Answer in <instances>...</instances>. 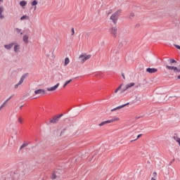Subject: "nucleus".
Here are the masks:
<instances>
[{"mask_svg":"<svg viewBox=\"0 0 180 180\" xmlns=\"http://www.w3.org/2000/svg\"><path fill=\"white\" fill-rule=\"evenodd\" d=\"M122 13V9L117 10L115 13L112 14L110 19L112 20V23L114 25H116L117 23V20L119 19V16H120V14Z\"/></svg>","mask_w":180,"mask_h":180,"instance_id":"obj_1","label":"nucleus"},{"mask_svg":"<svg viewBox=\"0 0 180 180\" xmlns=\"http://www.w3.org/2000/svg\"><path fill=\"white\" fill-rule=\"evenodd\" d=\"M91 55H86V53H82L79 56V60L80 63H82V64H84V63L85 61H86L87 60H89V58H91Z\"/></svg>","mask_w":180,"mask_h":180,"instance_id":"obj_2","label":"nucleus"},{"mask_svg":"<svg viewBox=\"0 0 180 180\" xmlns=\"http://www.w3.org/2000/svg\"><path fill=\"white\" fill-rule=\"evenodd\" d=\"M11 178L13 180H19V179H22V178L23 177L21 176L19 171H15L13 173H11Z\"/></svg>","mask_w":180,"mask_h":180,"instance_id":"obj_3","label":"nucleus"},{"mask_svg":"<svg viewBox=\"0 0 180 180\" xmlns=\"http://www.w3.org/2000/svg\"><path fill=\"white\" fill-rule=\"evenodd\" d=\"M27 75H29L28 73H25L22 75L19 82L18 84H15V86H14L15 89H18V88H19L20 85H22V84H23V81H25V79H26V77H27Z\"/></svg>","mask_w":180,"mask_h":180,"instance_id":"obj_4","label":"nucleus"},{"mask_svg":"<svg viewBox=\"0 0 180 180\" xmlns=\"http://www.w3.org/2000/svg\"><path fill=\"white\" fill-rule=\"evenodd\" d=\"M18 172H20L22 177L23 178V176H25V175H27V174H29V167H27V166H25L24 167H21L18 170Z\"/></svg>","mask_w":180,"mask_h":180,"instance_id":"obj_5","label":"nucleus"},{"mask_svg":"<svg viewBox=\"0 0 180 180\" xmlns=\"http://www.w3.org/2000/svg\"><path fill=\"white\" fill-rule=\"evenodd\" d=\"M117 120H119L118 117H116V118H114V119H111L110 120L102 122L101 123H100L98 124V126H100V127L105 126V124H108V123H113V122H116Z\"/></svg>","mask_w":180,"mask_h":180,"instance_id":"obj_6","label":"nucleus"},{"mask_svg":"<svg viewBox=\"0 0 180 180\" xmlns=\"http://www.w3.org/2000/svg\"><path fill=\"white\" fill-rule=\"evenodd\" d=\"M63 115L60 114L58 116H55L52 118V120H50V123L56 124L57 122L60 120V118L63 117Z\"/></svg>","mask_w":180,"mask_h":180,"instance_id":"obj_7","label":"nucleus"},{"mask_svg":"<svg viewBox=\"0 0 180 180\" xmlns=\"http://www.w3.org/2000/svg\"><path fill=\"white\" fill-rule=\"evenodd\" d=\"M134 85H136V84L134 82H131V83L127 84L125 86V87H124L122 89L121 94H123V92H126V91H127L129 89V88H131V86H134Z\"/></svg>","mask_w":180,"mask_h":180,"instance_id":"obj_8","label":"nucleus"},{"mask_svg":"<svg viewBox=\"0 0 180 180\" xmlns=\"http://www.w3.org/2000/svg\"><path fill=\"white\" fill-rule=\"evenodd\" d=\"M110 32L112 37H115V38L117 37V28L116 27H114L110 29Z\"/></svg>","mask_w":180,"mask_h":180,"instance_id":"obj_9","label":"nucleus"},{"mask_svg":"<svg viewBox=\"0 0 180 180\" xmlns=\"http://www.w3.org/2000/svg\"><path fill=\"white\" fill-rule=\"evenodd\" d=\"M14 95H11L6 101H4L3 103V104L0 106V110L4 109V108H5V106H6V104L8 103V102H9V101H11V99H12V98H13Z\"/></svg>","mask_w":180,"mask_h":180,"instance_id":"obj_10","label":"nucleus"},{"mask_svg":"<svg viewBox=\"0 0 180 180\" xmlns=\"http://www.w3.org/2000/svg\"><path fill=\"white\" fill-rule=\"evenodd\" d=\"M35 95H44L46 94V90L39 89L38 90L34 91Z\"/></svg>","mask_w":180,"mask_h":180,"instance_id":"obj_11","label":"nucleus"},{"mask_svg":"<svg viewBox=\"0 0 180 180\" xmlns=\"http://www.w3.org/2000/svg\"><path fill=\"white\" fill-rule=\"evenodd\" d=\"M167 70H174L176 72H180V69L174 66H169L168 65H166Z\"/></svg>","mask_w":180,"mask_h":180,"instance_id":"obj_12","label":"nucleus"},{"mask_svg":"<svg viewBox=\"0 0 180 180\" xmlns=\"http://www.w3.org/2000/svg\"><path fill=\"white\" fill-rule=\"evenodd\" d=\"M157 71H158V70H157V68H148L146 69V72H149V74H154L155 72H157Z\"/></svg>","mask_w":180,"mask_h":180,"instance_id":"obj_13","label":"nucleus"},{"mask_svg":"<svg viewBox=\"0 0 180 180\" xmlns=\"http://www.w3.org/2000/svg\"><path fill=\"white\" fill-rule=\"evenodd\" d=\"M127 105H130V103H127L126 104H123L122 105H120L118 107H116L114 109H112L111 110V112H115V110H119V109H122V108H124V106H127Z\"/></svg>","mask_w":180,"mask_h":180,"instance_id":"obj_14","label":"nucleus"},{"mask_svg":"<svg viewBox=\"0 0 180 180\" xmlns=\"http://www.w3.org/2000/svg\"><path fill=\"white\" fill-rule=\"evenodd\" d=\"M58 86H60V83L56 84L55 86H53L51 88H47L46 91H56V89H57V88H58Z\"/></svg>","mask_w":180,"mask_h":180,"instance_id":"obj_15","label":"nucleus"},{"mask_svg":"<svg viewBox=\"0 0 180 180\" xmlns=\"http://www.w3.org/2000/svg\"><path fill=\"white\" fill-rule=\"evenodd\" d=\"M13 46H15V43L13 42L9 44L4 45V47L6 50H11V49H12Z\"/></svg>","mask_w":180,"mask_h":180,"instance_id":"obj_16","label":"nucleus"},{"mask_svg":"<svg viewBox=\"0 0 180 180\" xmlns=\"http://www.w3.org/2000/svg\"><path fill=\"white\" fill-rule=\"evenodd\" d=\"M19 50H20V45L14 46V51L15 53H19Z\"/></svg>","mask_w":180,"mask_h":180,"instance_id":"obj_17","label":"nucleus"},{"mask_svg":"<svg viewBox=\"0 0 180 180\" xmlns=\"http://www.w3.org/2000/svg\"><path fill=\"white\" fill-rule=\"evenodd\" d=\"M2 12H4V7L0 6V19H4V18H5V16L2 15Z\"/></svg>","mask_w":180,"mask_h":180,"instance_id":"obj_18","label":"nucleus"},{"mask_svg":"<svg viewBox=\"0 0 180 180\" xmlns=\"http://www.w3.org/2000/svg\"><path fill=\"white\" fill-rule=\"evenodd\" d=\"M24 43H29V37L27 35H25L23 37Z\"/></svg>","mask_w":180,"mask_h":180,"instance_id":"obj_19","label":"nucleus"},{"mask_svg":"<svg viewBox=\"0 0 180 180\" xmlns=\"http://www.w3.org/2000/svg\"><path fill=\"white\" fill-rule=\"evenodd\" d=\"M20 6H26V5H27V2L26 1H21L20 2Z\"/></svg>","mask_w":180,"mask_h":180,"instance_id":"obj_20","label":"nucleus"},{"mask_svg":"<svg viewBox=\"0 0 180 180\" xmlns=\"http://www.w3.org/2000/svg\"><path fill=\"white\" fill-rule=\"evenodd\" d=\"M70 82H72V79H69L66 81L63 85V88H65L68 85V84H70Z\"/></svg>","mask_w":180,"mask_h":180,"instance_id":"obj_21","label":"nucleus"},{"mask_svg":"<svg viewBox=\"0 0 180 180\" xmlns=\"http://www.w3.org/2000/svg\"><path fill=\"white\" fill-rule=\"evenodd\" d=\"M51 178V179H56V178H57V172L55 171V172L52 174Z\"/></svg>","mask_w":180,"mask_h":180,"instance_id":"obj_22","label":"nucleus"},{"mask_svg":"<svg viewBox=\"0 0 180 180\" xmlns=\"http://www.w3.org/2000/svg\"><path fill=\"white\" fill-rule=\"evenodd\" d=\"M68 64H70V58H65V63H64V65H68Z\"/></svg>","mask_w":180,"mask_h":180,"instance_id":"obj_23","label":"nucleus"},{"mask_svg":"<svg viewBox=\"0 0 180 180\" xmlns=\"http://www.w3.org/2000/svg\"><path fill=\"white\" fill-rule=\"evenodd\" d=\"M134 16H136V15L134 14V13H131L129 14V15L128 16L129 19H133V18H134Z\"/></svg>","mask_w":180,"mask_h":180,"instance_id":"obj_24","label":"nucleus"},{"mask_svg":"<svg viewBox=\"0 0 180 180\" xmlns=\"http://www.w3.org/2000/svg\"><path fill=\"white\" fill-rule=\"evenodd\" d=\"M38 2L37 0H34L32 3L31 5L32 6H36V5H37Z\"/></svg>","mask_w":180,"mask_h":180,"instance_id":"obj_25","label":"nucleus"},{"mask_svg":"<svg viewBox=\"0 0 180 180\" xmlns=\"http://www.w3.org/2000/svg\"><path fill=\"white\" fill-rule=\"evenodd\" d=\"M141 136H143V134L138 135L137 138L136 139L130 141V143H133V141H136V140H139V139H140V137H141Z\"/></svg>","mask_w":180,"mask_h":180,"instance_id":"obj_26","label":"nucleus"},{"mask_svg":"<svg viewBox=\"0 0 180 180\" xmlns=\"http://www.w3.org/2000/svg\"><path fill=\"white\" fill-rule=\"evenodd\" d=\"M25 147H27V143H22V145L20 148V150H22V148H25Z\"/></svg>","mask_w":180,"mask_h":180,"instance_id":"obj_27","label":"nucleus"},{"mask_svg":"<svg viewBox=\"0 0 180 180\" xmlns=\"http://www.w3.org/2000/svg\"><path fill=\"white\" fill-rule=\"evenodd\" d=\"M174 139L177 142L179 143L180 142V138L178 136H174Z\"/></svg>","mask_w":180,"mask_h":180,"instance_id":"obj_28","label":"nucleus"},{"mask_svg":"<svg viewBox=\"0 0 180 180\" xmlns=\"http://www.w3.org/2000/svg\"><path fill=\"white\" fill-rule=\"evenodd\" d=\"M176 63V60H175L174 59H169V63L170 64H174Z\"/></svg>","mask_w":180,"mask_h":180,"instance_id":"obj_29","label":"nucleus"},{"mask_svg":"<svg viewBox=\"0 0 180 180\" xmlns=\"http://www.w3.org/2000/svg\"><path fill=\"white\" fill-rule=\"evenodd\" d=\"M27 15H22L21 18H20V20H25V19H27Z\"/></svg>","mask_w":180,"mask_h":180,"instance_id":"obj_30","label":"nucleus"},{"mask_svg":"<svg viewBox=\"0 0 180 180\" xmlns=\"http://www.w3.org/2000/svg\"><path fill=\"white\" fill-rule=\"evenodd\" d=\"M18 122L22 124V123H23V119L22 118V117H18Z\"/></svg>","mask_w":180,"mask_h":180,"instance_id":"obj_31","label":"nucleus"},{"mask_svg":"<svg viewBox=\"0 0 180 180\" xmlns=\"http://www.w3.org/2000/svg\"><path fill=\"white\" fill-rule=\"evenodd\" d=\"M65 132V129H63L61 131H60V134L59 135V137H61V135L62 134H64V133Z\"/></svg>","mask_w":180,"mask_h":180,"instance_id":"obj_32","label":"nucleus"},{"mask_svg":"<svg viewBox=\"0 0 180 180\" xmlns=\"http://www.w3.org/2000/svg\"><path fill=\"white\" fill-rule=\"evenodd\" d=\"M122 86H123V84H121L117 88V89L118 91H120V90L122 89Z\"/></svg>","mask_w":180,"mask_h":180,"instance_id":"obj_33","label":"nucleus"},{"mask_svg":"<svg viewBox=\"0 0 180 180\" xmlns=\"http://www.w3.org/2000/svg\"><path fill=\"white\" fill-rule=\"evenodd\" d=\"M71 32H72V36H74V34H75V31L74 30V28L71 29Z\"/></svg>","mask_w":180,"mask_h":180,"instance_id":"obj_34","label":"nucleus"},{"mask_svg":"<svg viewBox=\"0 0 180 180\" xmlns=\"http://www.w3.org/2000/svg\"><path fill=\"white\" fill-rule=\"evenodd\" d=\"M15 30H16L17 33H20V32H22V30H20L19 28H15Z\"/></svg>","mask_w":180,"mask_h":180,"instance_id":"obj_35","label":"nucleus"},{"mask_svg":"<svg viewBox=\"0 0 180 180\" xmlns=\"http://www.w3.org/2000/svg\"><path fill=\"white\" fill-rule=\"evenodd\" d=\"M174 47H176V49H178V50H180V46L179 45H176V44H174Z\"/></svg>","mask_w":180,"mask_h":180,"instance_id":"obj_36","label":"nucleus"},{"mask_svg":"<svg viewBox=\"0 0 180 180\" xmlns=\"http://www.w3.org/2000/svg\"><path fill=\"white\" fill-rule=\"evenodd\" d=\"M141 117H143V116H136L135 119L137 120L138 119H141Z\"/></svg>","mask_w":180,"mask_h":180,"instance_id":"obj_37","label":"nucleus"},{"mask_svg":"<svg viewBox=\"0 0 180 180\" xmlns=\"http://www.w3.org/2000/svg\"><path fill=\"white\" fill-rule=\"evenodd\" d=\"M135 87H136V88H140V87H141V84H139L136 85Z\"/></svg>","mask_w":180,"mask_h":180,"instance_id":"obj_38","label":"nucleus"},{"mask_svg":"<svg viewBox=\"0 0 180 180\" xmlns=\"http://www.w3.org/2000/svg\"><path fill=\"white\" fill-rule=\"evenodd\" d=\"M122 77H123V79H126V77L124 76V73H122Z\"/></svg>","mask_w":180,"mask_h":180,"instance_id":"obj_39","label":"nucleus"},{"mask_svg":"<svg viewBox=\"0 0 180 180\" xmlns=\"http://www.w3.org/2000/svg\"><path fill=\"white\" fill-rule=\"evenodd\" d=\"M135 27H140V24H137L135 25Z\"/></svg>","mask_w":180,"mask_h":180,"instance_id":"obj_40","label":"nucleus"},{"mask_svg":"<svg viewBox=\"0 0 180 180\" xmlns=\"http://www.w3.org/2000/svg\"><path fill=\"white\" fill-rule=\"evenodd\" d=\"M153 176H157V172H153Z\"/></svg>","mask_w":180,"mask_h":180,"instance_id":"obj_41","label":"nucleus"},{"mask_svg":"<svg viewBox=\"0 0 180 180\" xmlns=\"http://www.w3.org/2000/svg\"><path fill=\"white\" fill-rule=\"evenodd\" d=\"M112 52L115 53V54H117L119 53L117 51L115 52V50H113Z\"/></svg>","mask_w":180,"mask_h":180,"instance_id":"obj_42","label":"nucleus"},{"mask_svg":"<svg viewBox=\"0 0 180 180\" xmlns=\"http://www.w3.org/2000/svg\"><path fill=\"white\" fill-rule=\"evenodd\" d=\"M119 90L117 89L115 91V94H117V91H118Z\"/></svg>","mask_w":180,"mask_h":180,"instance_id":"obj_43","label":"nucleus"},{"mask_svg":"<svg viewBox=\"0 0 180 180\" xmlns=\"http://www.w3.org/2000/svg\"><path fill=\"white\" fill-rule=\"evenodd\" d=\"M23 108V105H20V109L22 110Z\"/></svg>","mask_w":180,"mask_h":180,"instance_id":"obj_44","label":"nucleus"},{"mask_svg":"<svg viewBox=\"0 0 180 180\" xmlns=\"http://www.w3.org/2000/svg\"><path fill=\"white\" fill-rule=\"evenodd\" d=\"M177 79H180V75L177 76Z\"/></svg>","mask_w":180,"mask_h":180,"instance_id":"obj_45","label":"nucleus"},{"mask_svg":"<svg viewBox=\"0 0 180 180\" xmlns=\"http://www.w3.org/2000/svg\"><path fill=\"white\" fill-rule=\"evenodd\" d=\"M150 180H155L154 177H152Z\"/></svg>","mask_w":180,"mask_h":180,"instance_id":"obj_46","label":"nucleus"},{"mask_svg":"<svg viewBox=\"0 0 180 180\" xmlns=\"http://www.w3.org/2000/svg\"><path fill=\"white\" fill-rule=\"evenodd\" d=\"M15 135L17 136L18 135V132H15Z\"/></svg>","mask_w":180,"mask_h":180,"instance_id":"obj_47","label":"nucleus"},{"mask_svg":"<svg viewBox=\"0 0 180 180\" xmlns=\"http://www.w3.org/2000/svg\"><path fill=\"white\" fill-rule=\"evenodd\" d=\"M111 12H112V10H110L108 13H111Z\"/></svg>","mask_w":180,"mask_h":180,"instance_id":"obj_48","label":"nucleus"},{"mask_svg":"<svg viewBox=\"0 0 180 180\" xmlns=\"http://www.w3.org/2000/svg\"><path fill=\"white\" fill-rule=\"evenodd\" d=\"M36 8H37V7H36V6H34V11H36Z\"/></svg>","mask_w":180,"mask_h":180,"instance_id":"obj_49","label":"nucleus"},{"mask_svg":"<svg viewBox=\"0 0 180 180\" xmlns=\"http://www.w3.org/2000/svg\"><path fill=\"white\" fill-rule=\"evenodd\" d=\"M20 34L22 35V34H23V33H22V32H20Z\"/></svg>","mask_w":180,"mask_h":180,"instance_id":"obj_50","label":"nucleus"},{"mask_svg":"<svg viewBox=\"0 0 180 180\" xmlns=\"http://www.w3.org/2000/svg\"><path fill=\"white\" fill-rule=\"evenodd\" d=\"M95 157V155H94L93 157H92V158H94Z\"/></svg>","mask_w":180,"mask_h":180,"instance_id":"obj_51","label":"nucleus"},{"mask_svg":"<svg viewBox=\"0 0 180 180\" xmlns=\"http://www.w3.org/2000/svg\"><path fill=\"white\" fill-rule=\"evenodd\" d=\"M123 45L122 44H121V47Z\"/></svg>","mask_w":180,"mask_h":180,"instance_id":"obj_52","label":"nucleus"}]
</instances>
